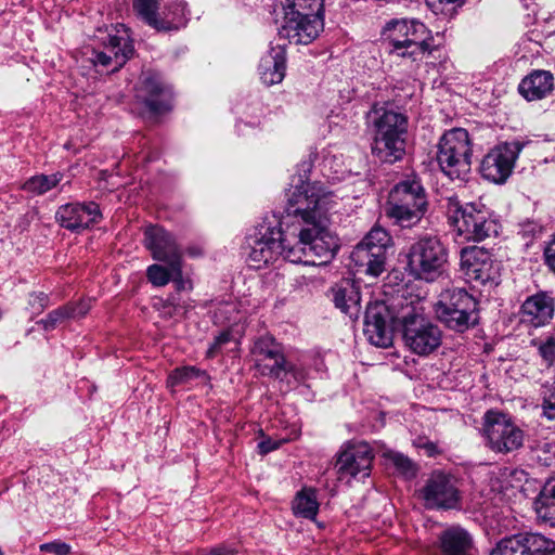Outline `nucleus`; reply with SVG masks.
Instances as JSON below:
<instances>
[{
  "label": "nucleus",
  "instance_id": "f257e3e1",
  "mask_svg": "<svg viewBox=\"0 0 555 555\" xmlns=\"http://www.w3.org/2000/svg\"><path fill=\"white\" fill-rule=\"evenodd\" d=\"M301 170L310 171L311 164H300ZM306 175L298 177L299 184L289 189L286 205L278 223L285 228L288 235L301 244V249L289 251L292 259L300 260L302 255L317 256L323 263H328L336 255L339 244L330 230L326 192L320 183H309Z\"/></svg>",
  "mask_w": 555,
  "mask_h": 555
},
{
  "label": "nucleus",
  "instance_id": "f03ea898",
  "mask_svg": "<svg viewBox=\"0 0 555 555\" xmlns=\"http://www.w3.org/2000/svg\"><path fill=\"white\" fill-rule=\"evenodd\" d=\"M393 327L400 330L404 346L420 357L434 353L442 344V331L425 317L417 304L404 299L391 306L383 301L367 305L364 334L372 345H391Z\"/></svg>",
  "mask_w": 555,
  "mask_h": 555
},
{
  "label": "nucleus",
  "instance_id": "7ed1b4c3",
  "mask_svg": "<svg viewBox=\"0 0 555 555\" xmlns=\"http://www.w3.org/2000/svg\"><path fill=\"white\" fill-rule=\"evenodd\" d=\"M301 244H297L285 228L272 225L270 221L264 220L256 228L254 234L246 237L247 261L250 267L260 269L264 266L275 262L283 257L293 263H304L307 266L324 264L317 256L302 255L300 260H294L288 257L293 249H301Z\"/></svg>",
  "mask_w": 555,
  "mask_h": 555
},
{
  "label": "nucleus",
  "instance_id": "20e7f679",
  "mask_svg": "<svg viewBox=\"0 0 555 555\" xmlns=\"http://www.w3.org/2000/svg\"><path fill=\"white\" fill-rule=\"evenodd\" d=\"M441 208L452 231L466 241L481 242L499 233L496 219L482 203H463L452 194L441 199Z\"/></svg>",
  "mask_w": 555,
  "mask_h": 555
},
{
  "label": "nucleus",
  "instance_id": "39448f33",
  "mask_svg": "<svg viewBox=\"0 0 555 555\" xmlns=\"http://www.w3.org/2000/svg\"><path fill=\"white\" fill-rule=\"evenodd\" d=\"M382 35L390 55L413 63L422 62L438 49L431 31L418 20L392 18L385 24Z\"/></svg>",
  "mask_w": 555,
  "mask_h": 555
},
{
  "label": "nucleus",
  "instance_id": "423d86ee",
  "mask_svg": "<svg viewBox=\"0 0 555 555\" xmlns=\"http://www.w3.org/2000/svg\"><path fill=\"white\" fill-rule=\"evenodd\" d=\"M428 208L426 191L416 177L399 181L389 192L386 216L400 228H412L421 222Z\"/></svg>",
  "mask_w": 555,
  "mask_h": 555
},
{
  "label": "nucleus",
  "instance_id": "0eeeda50",
  "mask_svg": "<svg viewBox=\"0 0 555 555\" xmlns=\"http://www.w3.org/2000/svg\"><path fill=\"white\" fill-rule=\"evenodd\" d=\"M472 145L468 131L454 128L440 139L437 162L441 171L451 180H465L470 172Z\"/></svg>",
  "mask_w": 555,
  "mask_h": 555
},
{
  "label": "nucleus",
  "instance_id": "6e6552de",
  "mask_svg": "<svg viewBox=\"0 0 555 555\" xmlns=\"http://www.w3.org/2000/svg\"><path fill=\"white\" fill-rule=\"evenodd\" d=\"M476 299L463 288L442 292L435 304L437 319L449 330L464 333L478 322Z\"/></svg>",
  "mask_w": 555,
  "mask_h": 555
},
{
  "label": "nucleus",
  "instance_id": "1a4fd4ad",
  "mask_svg": "<svg viewBox=\"0 0 555 555\" xmlns=\"http://www.w3.org/2000/svg\"><path fill=\"white\" fill-rule=\"evenodd\" d=\"M408 269L417 280L434 282L446 270L448 251L437 236H424L414 242L408 251Z\"/></svg>",
  "mask_w": 555,
  "mask_h": 555
},
{
  "label": "nucleus",
  "instance_id": "9d476101",
  "mask_svg": "<svg viewBox=\"0 0 555 555\" xmlns=\"http://www.w3.org/2000/svg\"><path fill=\"white\" fill-rule=\"evenodd\" d=\"M173 92L164 76L154 69L142 70L134 88V99L144 113L156 117L172 108Z\"/></svg>",
  "mask_w": 555,
  "mask_h": 555
},
{
  "label": "nucleus",
  "instance_id": "9b49d317",
  "mask_svg": "<svg viewBox=\"0 0 555 555\" xmlns=\"http://www.w3.org/2000/svg\"><path fill=\"white\" fill-rule=\"evenodd\" d=\"M482 437L486 446L495 453H509L524 443V431L502 412L489 410L482 417Z\"/></svg>",
  "mask_w": 555,
  "mask_h": 555
},
{
  "label": "nucleus",
  "instance_id": "f8f14e48",
  "mask_svg": "<svg viewBox=\"0 0 555 555\" xmlns=\"http://www.w3.org/2000/svg\"><path fill=\"white\" fill-rule=\"evenodd\" d=\"M391 236L379 227L373 228L353 248L350 258L359 272L378 276L385 271Z\"/></svg>",
  "mask_w": 555,
  "mask_h": 555
},
{
  "label": "nucleus",
  "instance_id": "ddd939ff",
  "mask_svg": "<svg viewBox=\"0 0 555 555\" xmlns=\"http://www.w3.org/2000/svg\"><path fill=\"white\" fill-rule=\"evenodd\" d=\"M461 270L474 286H496L500 281V263L485 247L467 246L461 249Z\"/></svg>",
  "mask_w": 555,
  "mask_h": 555
},
{
  "label": "nucleus",
  "instance_id": "4468645a",
  "mask_svg": "<svg viewBox=\"0 0 555 555\" xmlns=\"http://www.w3.org/2000/svg\"><path fill=\"white\" fill-rule=\"evenodd\" d=\"M525 145L526 143L522 141L513 140L491 149L480 164L479 170L482 178L493 183H504L511 176Z\"/></svg>",
  "mask_w": 555,
  "mask_h": 555
},
{
  "label": "nucleus",
  "instance_id": "2eb2a0df",
  "mask_svg": "<svg viewBox=\"0 0 555 555\" xmlns=\"http://www.w3.org/2000/svg\"><path fill=\"white\" fill-rule=\"evenodd\" d=\"M425 506L429 509H454L460 507L461 492L456 479L440 470L431 473L421 490Z\"/></svg>",
  "mask_w": 555,
  "mask_h": 555
},
{
  "label": "nucleus",
  "instance_id": "dca6fc26",
  "mask_svg": "<svg viewBox=\"0 0 555 555\" xmlns=\"http://www.w3.org/2000/svg\"><path fill=\"white\" fill-rule=\"evenodd\" d=\"M134 47L129 36L108 35L104 51L92 50L90 61L98 73H115L133 55Z\"/></svg>",
  "mask_w": 555,
  "mask_h": 555
},
{
  "label": "nucleus",
  "instance_id": "f3484780",
  "mask_svg": "<svg viewBox=\"0 0 555 555\" xmlns=\"http://www.w3.org/2000/svg\"><path fill=\"white\" fill-rule=\"evenodd\" d=\"M323 28V16L298 13V11L284 12V21L279 28L281 38L287 39L294 44H309Z\"/></svg>",
  "mask_w": 555,
  "mask_h": 555
},
{
  "label": "nucleus",
  "instance_id": "a211bd4d",
  "mask_svg": "<svg viewBox=\"0 0 555 555\" xmlns=\"http://www.w3.org/2000/svg\"><path fill=\"white\" fill-rule=\"evenodd\" d=\"M103 219L95 202H74L62 205L55 212L56 222L64 229L80 233L100 223Z\"/></svg>",
  "mask_w": 555,
  "mask_h": 555
},
{
  "label": "nucleus",
  "instance_id": "6ab92c4d",
  "mask_svg": "<svg viewBox=\"0 0 555 555\" xmlns=\"http://www.w3.org/2000/svg\"><path fill=\"white\" fill-rule=\"evenodd\" d=\"M490 555H555V541L539 533H518L502 539Z\"/></svg>",
  "mask_w": 555,
  "mask_h": 555
},
{
  "label": "nucleus",
  "instance_id": "aec40b11",
  "mask_svg": "<svg viewBox=\"0 0 555 555\" xmlns=\"http://www.w3.org/2000/svg\"><path fill=\"white\" fill-rule=\"evenodd\" d=\"M144 247L154 260L171 266L183 260V251L176 236L158 224H150L143 231Z\"/></svg>",
  "mask_w": 555,
  "mask_h": 555
},
{
  "label": "nucleus",
  "instance_id": "412c9836",
  "mask_svg": "<svg viewBox=\"0 0 555 555\" xmlns=\"http://www.w3.org/2000/svg\"><path fill=\"white\" fill-rule=\"evenodd\" d=\"M251 352L257 357V366L261 370L262 375L281 378L283 372L289 369L281 345L270 335L259 337L255 341Z\"/></svg>",
  "mask_w": 555,
  "mask_h": 555
},
{
  "label": "nucleus",
  "instance_id": "4be33fe9",
  "mask_svg": "<svg viewBox=\"0 0 555 555\" xmlns=\"http://www.w3.org/2000/svg\"><path fill=\"white\" fill-rule=\"evenodd\" d=\"M555 314V298L552 293L540 291L528 296L520 306V322L530 327H543L551 323Z\"/></svg>",
  "mask_w": 555,
  "mask_h": 555
},
{
  "label": "nucleus",
  "instance_id": "5701e85b",
  "mask_svg": "<svg viewBox=\"0 0 555 555\" xmlns=\"http://www.w3.org/2000/svg\"><path fill=\"white\" fill-rule=\"evenodd\" d=\"M367 120L372 124L376 135L406 138L409 118L390 105L374 104L367 113Z\"/></svg>",
  "mask_w": 555,
  "mask_h": 555
},
{
  "label": "nucleus",
  "instance_id": "b1692460",
  "mask_svg": "<svg viewBox=\"0 0 555 555\" xmlns=\"http://www.w3.org/2000/svg\"><path fill=\"white\" fill-rule=\"evenodd\" d=\"M373 459L370 444L357 442L339 454L338 472L341 477L349 475L352 478H365L370 475Z\"/></svg>",
  "mask_w": 555,
  "mask_h": 555
},
{
  "label": "nucleus",
  "instance_id": "393cba45",
  "mask_svg": "<svg viewBox=\"0 0 555 555\" xmlns=\"http://www.w3.org/2000/svg\"><path fill=\"white\" fill-rule=\"evenodd\" d=\"M436 547L439 555H473L474 538L462 526L452 525L438 534Z\"/></svg>",
  "mask_w": 555,
  "mask_h": 555
},
{
  "label": "nucleus",
  "instance_id": "a878e982",
  "mask_svg": "<svg viewBox=\"0 0 555 555\" xmlns=\"http://www.w3.org/2000/svg\"><path fill=\"white\" fill-rule=\"evenodd\" d=\"M286 72V51L281 44L272 47L259 62L258 74L266 86L282 82Z\"/></svg>",
  "mask_w": 555,
  "mask_h": 555
},
{
  "label": "nucleus",
  "instance_id": "bb28decb",
  "mask_svg": "<svg viewBox=\"0 0 555 555\" xmlns=\"http://www.w3.org/2000/svg\"><path fill=\"white\" fill-rule=\"evenodd\" d=\"M335 307L350 319H358L361 311L359 286L351 280H343L332 287Z\"/></svg>",
  "mask_w": 555,
  "mask_h": 555
},
{
  "label": "nucleus",
  "instance_id": "cd10ccee",
  "mask_svg": "<svg viewBox=\"0 0 555 555\" xmlns=\"http://www.w3.org/2000/svg\"><path fill=\"white\" fill-rule=\"evenodd\" d=\"M554 89V76L544 69H534L521 79L518 92L527 101H538L548 96Z\"/></svg>",
  "mask_w": 555,
  "mask_h": 555
},
{
  "label": "nucleus",
  "instance_id": "c85d7f7f",
  "mask_svg": "<svg viewBox=\"0 0 555 555\" xmlns=\"http://www.w3.org/2000/svg\"><path fill=\"white\" fill-rule=\"evenodd\" d=\"M406 138L376 135L373 137L372 154L382 163L395 164L405 155Z\"/></svg>",
  "mask_w": 555,
  "mask_h": 555
},
{
  "label": "nucleus",
  "instance_id": "c756f323",
  "mask_svg": "<svg viewBox=\"0 0 555 555\" xmlns=\"http://www.w3.org/2000/svg\"><path fill=\"white\" fill-rule=\"evenodd\" d=\"M534 509L541 521L555 527V477L543 485L534 501Z\"/></svg>",
  "mask_w": 555,
  "mask_h": 555
},
{
  "label": "nucleus",
  "instance_id": "7c9ffc66",
  "mask_svg": "<svg viewBox=\"0 0 555 555\" xmlns=\"http://www.w3.org/2000/svg\"><path fill=\"white\" fill-rule=\"evenodd\" d=\"M190 15L188 3L183 0L173 1L168 5L164 16L158 21L157 31L178 30L184 26Z\"/></svg>",
  "mask_w": 555,
  "mask_h": 555
},
{
  "label": "nucleus",
  "instance_id": "2f4dec72",
  "mask_svg": "<svg viewBox=\"0 0 555 555\" xmlns=\"http://www.w3.org/2000/svg\"><path fill=\"white\" fill-rule=\"evenodd\" d=\"M294 514L306 519H314L319 512L317 492L312 488L299 491L293 501Z\"/></svg>",
  "mask_w": 555,
  "mask_h": 555
},
{
  "label": "nucleus",
  "instance_id": "473e14b6",
  "mask_svg": "<svg viewBox=\"0 0 555 555\" xmlns=\"http://www.w3.org/2000/svg\"><path fill=\"white\" fill-rule=\"evenodd\" d=\"M63 179V173L36 175L27 179L22 189L31 195H43L55 188Z\"/></svg>",
  "mask_w": 555,
  "mask_h": 555
},
{
  "label": "nucleus",
  "instance_id": "72a5a7b5",
  "mask_svg": "<svg viewBox=\"0 0 555 555\" xmlns=\"http://www.w3.org/2000/svg\"><path fill=\"white\" fill-rule=\"evenodd\" d=\"M132 7L137 15L149 26L157 29L160 15L159 0H133Z\"/></svg>",
  "mask_w": 555,
  "mask_h": 555
},
{
  "label": "nucleus",
  "instance_id": "f704fd0d",
  "mask_svg": "<svg viewBox=\"0 0 555 555\" xmlns=\"http://www.w3.org/2000/svg\"><path fill=\"white\" fill-rule=\"evenodd\" d=\"M383 456L388 464L392 465L397 474L405 477L413 478L416 475L415 464L403 453L388 450L384 452Z\"/></svg>",
  "mask_w": 555,
  "mask_h": 555
},
{
  "label": "nucleus",
  "instance_id": "c9c22d12",
  "mask_svg": "<svg viewBox=\"0 0 555 555\" xmlns=\"http://www.w3.org/2000/svg\"><path fill=\"white\" fill-rule=\"evenodd\" d=\"M280 4L284 12L298 11L310 15L323 13V0H280Z\"/></svg>",
  "mask_w": 555,
  "mask_h": 555
},
{
  "label": "nucleus",
  "instance_id": "e433bc0d",
  "mask_svg": "<svg viewBox=\"0 0 555 555\" xmlns=\"http://www.w3.org/2000/svg\"><path fill=\"white\" fill-rule=\"evenodd\" d=\"M199 377L208 378V375L205 371H202L196 366H181L175 369L169 374L167 384L169 387H176Z\"/></svg>",
  "mask_w": 555,
  "mask_h": 555
},
{
  "label": "nucleus",
  "instance_id": "4c0bfd02",
  "mask_svg": "<svg viewBox=\"0 0 555 555\" xmlns=\"http://www.w3.org/2000/svg\"><path fill=\"white\" fill-rule=\"evenodd\" d=\"M531 345L538 349L540 357L547 366L555 364V327L545 338L532 339Z\"/></svg>",
  "mask_w": 555,
  "mask_h": 555
},
{
  "label": "nucleus",
  "instance_id": "58836bf2",
  "mask_svg": "<svg viewBox=\"0 0 555 555\" xmlns=\"http://www.w3.org/2000/svg\"><path fill=\"white\" fill-rule=\"evenodd\" d=\"M171 267H165L158 263H153L146 269L147 281L155 287H163L167 285L172 278Z\"/></svg>",
  "mask_w": 555,
  "mask_h": 555
},
{
  "label": "nucleus",
  "instance_id": "ea45409f",
  "mask_svg": "<svg viewBox=\"0 0 555 555\" xmlns=\"http://www.w3.org/2000/svg\"><path fill=\"white\" fill-rule=\"evenodd\" d=\"M540 408L542 417L555 421V380L543 387Z\"/></svg>",
  "mask_w": 555,
  "mask_h": 555
},
{
  "label": "nucleus",
  "instance_id": "a19ab883",
  "mask_svg": "<svg viewBox=\"0 0 555 555\" xmlns=\"http://www.w3.org/2000/svg\"><path fill=\"white\" fill-rule=\"evenodd\" d=\"M72 313V308L65 305L49 312L44 319L38 321V324L41 325L44 331H52L56 327L57 324L67 319H70L69 314Z\"/></svg>",
  "mask_w": 555,
  "mask_h": 555
},
{
  "label": "nucleus",
  "instance_id": "79ce46f5",
  "mask_svg": "<svg viewBox=\"0 0 555 555\" xmlns=\"http://www.w3.org/2000/svg\"><path fill=\"white\" fill-rule=\"evenodd\" d=\"M172 270V278L170 281L173 282L175 287L178 292L192 291L193 282L189 276L183 274V260L176 262L170 266Z\"/></svg>",
  "mask_w": 555,
  "mask_h": 555
},
{
  "label": "nucleus",
  "instance_id": "37998d69",
  "mask_svg": "<svg viewBox=\"0 0 555 555\" xmlns=\"http://www.w3.org/2000/svg\"><path fill=\"white\" fill-rule=\"evenodd\" d=\"M542 225L534 220H526L519 223L518 235H520L525 241L526 245H529L534 238L541 235Z\"/></svg>",
  "mask_w": 555,
  "mask_h": 555
},
{
  "label": "nucleus",
  "instance_id": "c03bdc74",
  "mask_svg": "<svg viewBox=\"0 0 555 555\" xmlns=\"http://www.w3.org/2000/svg\"><path fill=\"white\" fill-rule=\"evenodd\" d=\"M234 340L233 332L231 330L222 331L218 336L215 337L212 344L209 346L206 357L209 359L215 358L221 352L222 348L229 343Z\"/></svg>",
  "mask_w": 555,
  "mask_h": 555
},
{
  "label": "nucleus",
  "instance_id": "a18cd8bd",
  "mask_svg": "<svg viewBox=\"0 0 555 555\" xmlns=\"http://www.w3.org/2000/svg\"><path fill=\"white\" fill-rule=\"evenodd\" d=\"M40 550L54 555H68L72 547L69 544L61 540H55L53 542L41 544Z\"/></svg>",
  "mask_w": 555,
  "mask_h": 555
},
{
  "label": "nucleus",
  "instance_id": "49530a36",
  "mask_svg": "<svg viewBox=\"0 0 555 555\" xmlns=\"http://www.w3.org/2000/svg\"><path fill=\"white\" fill-rule=\"evenodd\" d=\"M49 297L44 293L30 294L28 305L31 309L33 314H40L48 306Z\"/></svg>",
  "mask_w": 555,
  "mask_h": 555
},
{
  "label": "nucleus",
  "instance_id": "de8ad7c7",
  "mask_svg": "<svg viewBox=\"0 0 555 555\" xmlns=\"http://www.w3.org/2000/svg\"><path fill=\"white\" fill-rule=\"evenodd\" d=\"M67 307L72 308L70 319L85 317L91 308L90 300H80L78 302H69Z\"/></svg>",
  "mask_w": 555,
  "mask_h": 555
},
{
  "label": "nucleus",
  "instance_id": "09e8293b",
  "mask_svg": "<svg viewBox=\"0 0 555 555\" xmlns=\"http://www.w3.org/2000/svg\"><path fill=\"white\" fill-rule=\"evenodd\" d=\"M543 256L546 267L555 273V236L544 247Z\"/></svg>",
  "mask_w": 555,
  "mask_h": 555
},
{
  "label": "nucleus",
  "instance_id": "8fccbe9b",
  "mask_svg": "<svg viewBox=\"0 0 555 555\" xmlns=\"http://www.w3.org/2000/svg\"><path fill=\"white\" fill-rule=\"evenodd\" d=\"M283 442L284 440H273L271 438H267L258 443V452L261 455H266L274 450H278Z\"/></svg>",
  "mask_w": 555,
  "mask_h": 555
},
{
  "label": "nucleus",
  "instance_id": "3c124183",
  "mask_svg": "<svg viewBox=\"0 0 555 555\" xmlns=\"http://www.w3.org/2000/svg\"><path fill=\"white\" fill-rule=\"evenodd\" d=\"M165 307L172 308L176 312L179 309H183L184 311H186L192 306L191 305H181L176 295H170V296H168V298L165 301Z\"/></svg>",
  "mask_w": 555,
  "mask_h": 555
},
{
  "label": "nucleus",
  "instance_id": "603ef678",
  "mask_svg": "<svg viewBox=\"0 0 555 555\" xmlns=\"http://www.w3.org/2000/svg\"><path fill=\"white\" fill-rule=\"evenodd\" d=\"M287 366H288L289 369H288V370H285V371L283 372V374H285V373H289V374H292V375L294 376V378H295L296 380H298V382H304V380H305V378H306V373H305V371H304V370H301V369H299V367H297V366H295V365H293V364H291V363H288V362H287Z\"/></svg>",
  "mask_w": 555,
  "mask_h": 555
},
{
  "label": "nucleus",
  "instance_id": "864d4df0",
  "mask_svg": "<svg viewBox=\"0 0 555 555\" xmlns=\"http://www.w3.org/2000/svg\"><path fill=\"white\" fill-rule=\"evenodd\" d=\"M427 4L430 5V7H435L437 3L439 4H442V3H449V4H457V5H463V0H426Z\"/></svg>",
  "mask_w": 555,
  "mask_h": 555
},
{
  "label": "nucleus",
  "instance_id": "5fc2aeb1",
  "mask_svg": "<svg viewBox=\"0 0 555 555\" xmlns=\"http://www.w3.org/2000/svg\"><path fill=\"white\" fill-rule=\"evenodd\" d=\"M208 555H234V553L230 550L217 547L211 550Z\"/></svg>",
  "mask_w": 555,
  "mask_h": 555
},
{
  "label": "nucleus",
  "instance_id": "6e6d98bb",
  "mask_svg": "<svg viewBox=\"0 0 555 555\" xmlns=\"http://www.w3.org/2000/svg\"><path fill=\"white\" fill-rule=\"evenodd\" d=\"M188 254L192 257H197L203 254L202 249L198 247H190L188 248Z\"/></svg>",
  "mask_w": 555,
  "mask_h": 555
}]
</instances>
